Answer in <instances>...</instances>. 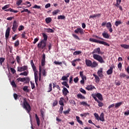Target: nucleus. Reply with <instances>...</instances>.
<instances>
[{"label":"nucleus","instance_id":"obj_42","mask_svg":"<svg viewBox=\"0 0 129 129\" xmlns=\"http://www.w3.org/2000/svg\"><path fill=\"white\" fill-rule=\"evenodd\" d=\"M28 13V14H31V12H30V11H29V10L28 9H24V10L22 11H21V13Z\"/></svg>","mask_w":129,"mask_h":129},{"label":"nucleus","instance_id":"obj_41","mask_svg":"<svg viewBox=\"0 0 129 129\" xmlns=\"http://www.w3.org/2000/svg\"><path fill=\"white\" fill-rule=\"evenodd\" d=\"M11 84L13 87H14V88H16L17 87V85H16V83L15 82V81H13L11 83Z\"/></svg>","mask_w":129,"mask_h":129},{"label":"nucleus","instance_id":"obj_17","mask_svg":"<svg viewBox=\"0 0 129 129\" xmlns=\"http://www.w3.org/2000/svg\"><path fill=\"white\" fill-rule=\"evenodd\" d=\"M5 12H11V13H19L18 10H15L12 8H9V9H7L5 10Z\"/></svg>","mask_w":129,"mask_h":129},{"label":"nucleus","instance_id":"obj_11","mask_svg":"<svg viewBox=\"0 0 129 129\" xmlns=\"http://www.w3.org/2000/svg\"><path fill=\"white\" fill-rule=\"evenodd\" d=\"M10 31H11V28L10 27H8L6 30V32L5 34V38H6V41L8 40L9 39V37L10 36Z\"/></svg>","mask_w":129,"mask_h":129},{"label":"nucleus","instance_id":"obj_15","mask_svg":"<svg viewBox=\"0 0 129 129\" xmlns=\"http://www.w3.org/2000/svg\"><path fill=\"white\" fill-rule=\"evenodd\" d=\"M93 76H94V77L95 78V82L96 83H99V82L100 81V79L99 78V77L95 75V74H93Z\"/></svg>","mask_w":129,"mask_h":129},{"label":"nucleus","instance_id":"obj_63","mask_svg":"<svg viewBox=\"0 0 129 129\" xmlns=\"http://www.w3.org/2000/svg\"><path fill=\"white\" fill-rule=\"evenodd\" d=\"M54 63L55 64V65H61L62 64V62H59L57 61H54Z\"/></svg>","mask_w":129,"mask_h":129},{"label":"nucleus","instance_id":"obj_32","mask_svg":"<svg viewBox=\"0 0 129 129\" xmlns=\"http://www.w3.org/2000/svg\"><path fill=\"white\" fill-rule=\"evenodd\" d=\"M51 21H52V19H51V18L50 17H48L45 19V22L46 24H50V23H51Z\"/></svg>","mask_w":129,"mask_h":129},{"label":"nucleus","instance_id":"obj_55","mask_svg":"<svg viewBox=\"0 0 129 129\" xmlns=\"http://www.w3.org/2000/svg\"><path fill=\"white\" fill-rule=\"evenodd\" d=\"M80 91V92H82V93H83V94H86V91L83 88H81Z\"/></svg>","mask_w":129,"mask_h":129},{"label":"nucleus","instance_id":"obj_21","mask_svg":"<svg viewBox=\"0 0 129 129\" xmlns=\"http://www.w3.org/2000/svg\"><path fill=\"white\" fill-rule=\"evenodd\" d=\"M58 103H59V105L64 106V98H63V97L60 98Z\"/></svg>","mask_w":129,"mask_h":129},{"label":"nucleus","instance_id":"obj_61","mask_svg":"<svg viewBox=\"0 0 129 129\" xmlns=\"http://www.w3.org/2000/svg\"><path fill=\"white\" fill-rule=\"evenodd\" d=\"M25 81L26 82V83H29V82H30V78H25Z\"/></svg>","mask_w":129,"mask_h":129},{"label":"nucleus","instance_id":"obj_53","mask_svg":"<svg viewBox=\"0 0 129 129\" xmlns=\"http://www.w3.org/2000/svg\"><path fill=\"white\" fill-rule=\"evenodd\" d=\"M58 104V101L55 100L53 103H52V106L54 107V106H56Z\"/></svg>","mask_w":129,"mask_h":129},{"label":"nucleus","instance_id":"obj_16","mask_svg":"<svg viewBox=\"0 0 129 129\" xmlns=\"http://www.w3.org/2000/svg\"><path fill=\"white\" fill-rule=\"evenodd\" d=\"M113 73V68L110 67V69L107 71V74L108 75H111Z\"/></svg>","mask_w":129,"mask_h":129},{"label":"nucleus","instance_id":"obj_12","mask_svg":"<svg viewBox=\"0 0 129 129\" xmlns=\"http://www.w3.org/2000/svg\"><path fill=\"white\" fill-rule=\"evenodd\" d=\"M92 54H101V50H100V48L98 47L93 50Z\"/></svg>","mask_w":129,"mask_h":129},{"label":"nucleus","instance_id":"obj_2","mask_svg":"<svg viewBox=\"0 0 129 129\" xmlns=\"http://www.w3.org/2000/svg\"><path fill=\"white\" fill-rule=\"evenodd\" d=\"M85 63L88 67H92V68H95L96 66H98V63L95 61H94L93 62L91 60L89 59H86Z\"/></svg>","mask_w":129,"mask_h":129},{"label":"nucleus","instance_id":"obj_3","mask_svg":"<svg viewBox=\"0 0 129 129\" xmlns=\"http://www.w3.org/2000/svg\"><path fill=\"white\" fill-rule=\"evenodd\" d=\"M89 41H90V42H92L93 43H98V44H101L102 45H104V46H108V47H109L110 46L109 44H108L107 42L103 41L96 40L92 38H89Z\"/></svg>","mask_w":129,"mask_h":129},{"label":"nucleus","instance_id":"obj_25","mask_svg":"<svg viewBox=\"0 0 129 129\" xmlns=\"http://www.w3.org/2000/svg\"><path fill=\"white\" fill-rule=\"evenodd\" d=\"M80 105H83L84 106H90V105L87 104V102L85 101H82L80 102Z\"/></svg>","mask_w":129,"mask_h":129},{"label":"nucleus","instance_id":"obj_7","mask_svg":"<svg viewBox=\"0 0 129 129\" xmlns=\"http://www.w3.org/2000/svg\"><path fill=\"white\" fill-rule=\"evenodd\" d=\"M37 47L38 48H41V49H46V41L41 40L39 43H38Z\"/></svg>","mask_w":129,"mask_h":129},{"label":"nucleus","instance_id":"obj_20","mask_svg":"<svg viewBox=\"0 0 129 129\" xmlns=\"http://www.w3.org/2000/svg\"><path fill=\"white\" fill-rule=\"evenodd\" d=\"M95 87L93 86V85H88L87 86V87H86V89H87V90H92L93 89H95Z\"/></svg>","mask_w":129,"mask_h":129},{"label":"nucleus","instance_id":"obj_52","mask_svg":"<svg viewBox=\"0 0 129 129\" xmlns=\"http://www.w3.org/2000/svg\"><path fill=\"white\" fill-rule=\"evenodd\" d=\"M121 24V21H116L115 23V26H116V27H118V26H119V25H120Z\"/></svg>","mask_w":129,"mask_h":129},{"label":"nucleus","instance_id":"obj_19","mask_svg":"<svg viewBox=\"0 0 129 129\" xmlns=\"http://www.w3.org/2000/svg\"><path fill=\"white\" fill-rule=\"evenodd\" d=\"M99 120L101 121H104V113H101L99 116Z\"/></svg>","mask_w":129,"mask_h":129},{"label":"nucleus","instance_id":"obj_27","mask_svg":"<svg viewBox=\"0 0 129 129\" xmlns=\"http://www.w3.org/2000/svg\"><path fill=\"white\" fill-rule=\"evenodd\" d=\"M42 36L43 37V39L42 41H44V42H46L47 40H48V35H47L45 33H42Z\"/></svg>","mask_w":129,"mask_h":129},{"label":"nucleus","instance_id":"obj_36","mask_svg":"<svg viewBox=\"0 0 129 129\" xmlns=\"http://www.w3.org/2000/svg\"><path fill=\"white\" fill-rule=\"evenodd\" d=\"M60 12V10H54L52 12V16H55V15H57V14H58V13Z\"/></svg>","mask_w":129,"mask_h":129},{"label":"nucleus","instance_id":"obj_18","mask_svg":"<svg viewBox=\"0 0 129 129\" xmlns=\"http://www.w3.org/2000/svg\"><path fill=\"white\" fill-rule=\"evenodd\" d=\"M94 100L98 103V106H99V107H102V106H103V103L100 102L97 98H94Z\"/></svg>","mask_w":129,"mask_h":129},{"label":"nucleus","instance_id":"obj_38","mask_svg":"<svg viewBox=\"0 0 129 129\" xmlns=\"http://www.w3.org/2000/svg\"><path fill=\"white\" fill-rule=\"evenodd\" d=\"M23 30H25V27L23 25H20L18 28V31L20 32L23 31Z\"/></svg>","mask_w":129,"mask_h":129},{"label":"nucleus","instance_id":"obj_57","mask_svg":"<svg viewBox=\"0 0 129 129\" xmlns=\"http://www.w3.org/2000/svg\"><path fill=\"white\" fill-rule=\"evenodd\" d=\"M63 106H61L60 107V108H59V111H58V112H59L60 113H62V112H63Z\"/></svg>","mask_w":129,"mask_h":129},{"label":"nucleus","instance_id":"obj_51","mask_svg":"<svg viewBox=\"0 0 129 129\" xmlns=\"http://www.w3.org/2000/svg\"><path fill=\"white\" fill-rule=\"evenodd\" d=\"M89 115V113H84L83 114H81L80 116H82V117H83V116H85V117H86V116Z\"/></svg>","mask_w":129,"mask_h":129},{"label":"nucleus","instance_id":"obj_6","mask_svg":"<svg viewBox=\"0 0 129 129\" xmlns=\"http://www.w3.org/2000/svg\"><path fill=\"white\" fill-rule=\"evenodd\" d=\"M19 27V22H17V20H14L13 23L12 30L15 33L17 31Z\"/></svg>","mask_w":129,"mask_h":129},{"label":"nucleus","instance_id":"obj_22","mask_svg":"<svg viewBox=\"0 0 129 129\" xmlns=\"http://www.w3.org/2000/svg\"><path fill=\"white\" fill-rule=\"evenodd\" d=\"M35 119H36L38 126H40V118L38 117V115H37V114H35Z\"/></svg>","mask_w":129,"mask_h":129},{"label":"nucleus","instance_id":"obj_44","mask_svg":"<svg viewBox=\"0 0 129 129\" xmlns=\"http://www.w3.org/2000/svg\"><path fill=\"white\" fill-rule=\"evenodd\" d=\"M111 27H112V25H111V23L110 22H108L106 24V28L107 29H109V28H111Z\"/></svg>","mask_w":129,"mask_h":129},{"label":"nucleus","instance_id":"obj_29","mask_svg":"<svg viewBox=\"0 0 129 129\" xmlns=\"http://www.w3.org/2000/svg\"><path fill=\"white\" fill-rule=\"evenodd\" d=\"M16 81L18 83L19 82H25V78H19L17 79Z\"/></svg>","mask_w":129,"mask_h":129},{"label":"nucleus","instance_id":"obj_30","mask_svg":"<svg viewBox=\"0 0 129 129\" xmlns=\"http://www.w3.org/2000/svg\"><path fill=\"white\" fill-rule=\"evenodd\" d=\"M45 30L46 33H54V30L51 28H46Z\"/></svg>","mask_w":129,"mask_h":129},{"label":"nucleus","instance_id":"obj_33","mask_svg":"<svg viewBox=\"0 0 129 129\" xmlns=\"http://www.w3.org/2000/svg\"><path fill=\"white\" fill-rule=\"evenodd\" d=\"M120 46L122 48H123L124 49H129V45L123 44H121Z\"/></svg>","mask_w":129,"mask_h":129},{"label":"nucleus","instance_id":"obj_10","mask_svg":"<svg viewBox=\"0 0 129 129\" xmlns=\"http://www.w3.org/2000/svg\"><path fill=\"white\" fill-rule=\"evenodd\" d=\"M74 32L75 34H78V33H79L80 35H83V34H84V31H83V29L81 28V27L78 28L74 31Z\"/></svg>","mask_w":129,"mask_h":129},{"label":"nucleus","instance_id":"obj_28","mask_svg":"<svg viewBox=\"0 0 129 129\" xmlns=\"http://www.w3.org/2000/svg\"><path fill=\"white\" fill-rule=\"evenodd\" d=\"M123 104V102H120L114 104H115V108H118V107H119V106H120V105H121V104Z\"/></svg>","mask_w":129,"mask_h":129},{"label":"nucleus","instance_id":"obj_4","mask_svg":"<svg viewBox=\"0 0 129 129\" xmlns=\"http://www.w3.org/2000/svg\"><path fill=\"white\" fill-rule=\"evenodd\" d=\"M93 57L95 60H97V61H98L100 63H104V60L101 56L98 54H94Z\"/></svg>","mask_w":129,"mask_h":129},{"label":"nucleus","instance_id":"obj_46","mask_svg":"<svg viewBox=\"0 0 129 129\" xmlns=\"http://www.w3.org/2000/svg\"><path fill=\"white\" fill-rule=\"evenodd\" d=\"M22 3H23V1L22 0H18L17 2H16V5L17 6H21V4H22Z\"/></svg>","mask_w":129,"mask_h":129},{"label":"nucleus","instance_id":"obj_62","mask_svg":"<svg viewBox=\"0 0 129 129\" xmlns=\"http://www.w3.org/2000/svg\"><path fill=\"white\" fill-rule=\"evenodd\" d=\"M11 71L13 74H15L16 73V70L13 68H10Z\"/></svg>","mask_w":129,"mask_h":129},{"label":"nucleus","instance_id":"obj_64","mask_svg":"<svg viewBox=\"0 0 129 129\" xmlns=\"http://www.w3.org/2000/svg\"><path fill=\"white\" fill-rule=\"evenodd\" d=\"M78 80H79V79H78V77L75 78L74 79L75 83H77L78 82Z\"/></svg>","mask_w":129,"mask_h":129},{"label":"nucleus","instance_id":"obj_5","mask_svg":"<svg viewBox=\"0 0 129 129\" xmlns=\"http://www.w3.org/2000/svg\"><path fill=\"white\" fill-rule=\"evenodd\" d=\"M92 97H93V98H98V99L99 100H100L101 101H102V100H103V98L102 97V95H101V94L99 93H97V94H92ZM97 97V98H96Z\"/></svg>","mask_w":129,"mask_h":129},{"label":"nucleus","instance_id":"obj_48","mask_svg":"<svg viewBox=\"0 0 129 129\" xmlns=\"http://www.w3.org/2000/svg\"><path fill=\"white\" fill-rule=\"evenodd\" d=\"M5 58L4 57H0V64L1 65H3V63L5 62Z\"/></svg>","mask_w":129,"mask_h":129},{"label":"nucleus","instance_id":"obj_58","mask_svg":"<svg viewBox=\"0 0 129 129\" xmlns=\"http://www.w3.org/2000/svg\"><path fill=\"white\" fill-rule=\"evenodd\" d=\"M8 8H10V5H7L2 8V10H7V9H8Z\"/></svg>","mask_w":129,"mask_h":129},{"label":"nucleus","instance_id":"obj_39","mask_svg":"<svg viewBox=\"0 0 129 129\" xmlns=\"http://www.w3.org/2000/svg\"><path fill=\"white\" fill-rule=\"evenodd\" d=\"M16 60L17 61V63L20 64L21 63V57L19 56V55L16 56Z\"/></svg>","mask_w":129,"mask_h":129},{"label":"nucleus","instance_id":"obj_14","mask_svg":"<svg viewBox=\"0 0 129 129\" xmlns=\"http://www.w3.org/2000/svg\"><path fill=\"white\" fill-rule=\"evenodd\" d=\"M102 68L100 69L97 72V74L100 78H102V77H103V74H102Z\"/></svg>","mask_w":129,"mask_h":129},{"label":"nucleus","instance_id":"obj_9","mask_svg":"<svg viewBox=\"0 0 129 129\" xmlns=\"http://www.w3.org/2000/svg\"><path fill=\"white\" fill-rule=\"evenodd\" d=\"M28 70V66H24L23 67H18L17 68V71L18 72H23V71H26Z\"/></svg>","mask_w":129,"mask_h":129},{"label":"nucleus","instance_id":"obj_13","mask_svg":"<svg viewBox=\"0 0 129 129\" xmlns=\"http://www.w3.org/2000/svg\"><path fill=\"white\" fill-rule=\"evenodd\" d=\"M62 94L63 96H66L69 93V91L65 87H62Z\"/></svg>","mask_w":129,"mask_h":129},{"label":"nucleus","instance_id":"obj_24","mask_svg":"<svg viewBox=\"0 0 129 129\" xmlns=\"http://www.w3.org/2000/svg\"><path fill=\"white\" fill-rule=\"evenodd\" d=\"M76 119H77V121H78V122L81 125H83V122L80 119V117L78 116H76Z\"/></svg>","mask_w":129,"mask_h":129},{"label":"nucleus","instance_id":"obj_49","mask_svg":"<svg viewBox=\"0 0 129 129\" xmlns=\"http://www.w3.org/2000/svg\"><path fill=\"white\" fill-rule=\"evenodd\" d=\"M80 76L81 78H86V77L83 75V72L82 71L80 72Z\"/></svg>","mask_w":129,"mask_h":129},{"label":"nucleus","instance_id":"obj_31","mask_svg":"<svg viewBox=\"0 0 129 129\" xmlns=\"http://www.w3.org/2000/svg\"><path fill=\"white\" fill-rule=\"evenodd\" d=\"M77 98H80V99H85V97L81 94H78L77 95Z\"/></svg>","mask_w":129,"mask_h":129},{"label":"nucleus","instance_id":"obj_40","mask_svg":"<svg viewBox=\"0 0 129 129\" xmlns=\"http://www.w3.org/2000/svg\"><path fill=\"white\" fill-rule=\"evenodd\" d=\"M94 115L95 117V119H96L97 120H99V115H98V114H97V113H94Z\"/></svg>","mask_w":129,"mask_h":129},{"label":"nucleus","instance_id":"obj_45","mask_svg":"<svg viewBox=\"0 0 129 129\" xmlns=\"http://www.w3.org/2000/svg\"><path fill=\"white\" fill-rule=\"evenodd\" d=\"M19 75H22L23 76H28V73L26 71L24 72L23 73H21L19 74Z\"/></svg>","mask_w":129,"mask_h":129},{"label":"nucleus","instance_id":"obj_37","mask_svg":"<svg viewBox=\"0 0 129 129\" xmlns=\"http://www.w3.org/2000/svg\"><path fill=\"white\" fill-rule=\"evenodd\" d=\"M58 20H65V16L59 15L57 17Z\"/></svg>","mask_w":129,"mask_h":129},{"label":"nucleus","instance_id":"obj_60","mask_svg":"<svg viewBox=\"0 0 129 129\" xmlns=\"http://www.w3.org/2000/svg\"><path fill=\"white\" fill-rule=\"evenodd\" d=\"M122 67V64H121V62H119V63L118 64V69H119L120 70H121Z\"/></svg>","mask_w":129,"mask_h":129},{"label":"nucleus","instance_id":"obj_1","mask_svg":"<svg viewBox=\"0 0 129 129\" xmlns=\"http://www.w3.org/2000/svg\"><path fill=\"white\" fill-rule=\"evenodd\" d=\"M13 96L15 100L18 99L19 97L23 98V101H21L20 102V105H22V106L23 107V108H24V109H26V110H27L28 113H30V112H31V106L30 105L29 103H28L26 98H23V97H21V95H18V94L16 93L14 94Z\"/></svg>","mask_w":129,"mask_h":129},{"label":"nucleus","instance_id":"obj_8","mask_svg":"<svg viewBox=\"0 0 129 129\" xmlns=\"http://www.w3.org/2000/svg\"><path fill=\"white\" fill-rule=\"evenodd\" d=\"M34 72V78H35V82L36 86H38V79H39V77L38 76V71L37 69H35V70H33Z\"/></svg>","mask_w":129,"mask_h":129},{"label":"nucleus","instance_id":"obj_59","mask_svg":"<svg viewBox=\"0 0 129 129\" xmlns=\"http://www.w3.org/2000/svg\"><path fill=\"white\" fill-rule=\"evenodd\" d=\"M63 112L64 114H68L70 112V108H68L67 110L64 111Z\"/></svg>","mask_w":129,"mask_h":129},{"label":"nucleus","instance_id":"obj_54","mask_svg":"<svg viewBox=\"0 0 129 129\" xmlns=\"http://www.w3.org/2000/svg\"><path fill=\"white\" fill-rule=\"evenodd\" d=\"M49 90L47 91V92H51V91H52V83L49 84Z\"/></svg>","mask_w":129,"mask_h":129},{"label":"nucleus","instance_id":"obj_43","mask_svg":"<svg viewBox=\"0 0 129 129\" xmlns=\"http://www.w3.org/2000/svg\"><path fill=\"white\" fill-rule=\"evenodd\" d=\"M72 36H73V37H74V38L75 39H76V40H79L80 41V38H79V37H78V36H77V35L73 34Z\"/></svg>","mask_w":129,"mask_h":129},{"label":"nucleus","instance_id":"obj_56","mask_svg":"<svg viewBox=\"0 0 129 129\" xmlns=\"http://www.w3.org/2000/svg\"><path fill=\"white\" fill-rule=\"evenodd\" d=\"M24 91H26V92H29V89H28V87L24 86L23 88Z\"/></svg>","mask_w":129,"mask_h":129},{"label":"nucleus","instance_id":"obj_26","mask_svg":"<svg viewBox=\"0 0 129 129\" xmlns=\"http://www.w3.org/2000/svg\"><path fill=\"white\" fill-rule=\"evenodd\" d=\"M30 64L31 65V67L33 70H36V69H37V68H36V66H35V64L34 63V61H33V60H31Z\"/></svg>","mask_w":129,"mask_h":129},{"label":"nucleus","instance_id":"obj_35","mask_svg":"<svg viewBox=\"0 0 129 129\" xmlns=\"http://www.w3.org/2000/svg\"><path fill=\"white\" fill-rule=\"evenodd\" d=\"M125 77H126V76L124 73H120L119 76V78H120V79H122V78H125Z\"/></svg>","mask_w":129,"mask_h":129},{"label":"nucleus","instance_id":"obj_23","mask_svg":"<svg viewBox=\"0 0 129 129\" xmlns=\"http://www.w3.org/2000/svg\"><path fill=\"white\" fill-rule=\"evenodd\" d=\"M103 38H105V39H109V34L106 32H103L102 34Z\"/></svg>","mask_w":129,"mask_h":129},{"label":"nucleus","instance_id":"obj_50","mask_svg":"<svg viewBox=\"0 0 129 129\" xmlns=\"http://www.w3.org/2000/svg\"><path fill=\"white\" fill-rule=\"evenodd\" d=\"M80 54H81V51H76L74 52L73 55H80Z\"/></svg>","mask_w":129,"mask_h":129},{"label":"nucleus","instance_id":"obj_47","mask_svg":"<svg viewBox=\"0 0 129 129\" xmlns=\"http://www.w3.org/2000/svg\"><path fill=\"white\" fill-rule=\"evenodd\" d=\"M20 45V41L19 40H17L16 41L15 43H14V46L15 47H18Z\"/></svg>","mask_w":129,"mask_h":129},{"label":"nucleus","instance_id":"obj_34","mask_svg":"<svg viewBox=\"0 0 129 129\" xmlns=\"http://www.w3.org/2000/svg\"><path fill=\"white\" fill-rule=\"evenodd\" d=\"M62 85H63L64 86H66L67 88H69V85H68V83H67V82H63L61 83Z\"/></svg>","mask_w":129,"mask_h":129}]
</instances>
